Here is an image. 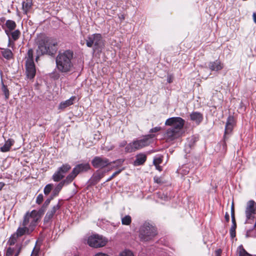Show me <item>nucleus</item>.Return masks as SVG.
<instances>
[{"instance_id": "nucleus-22", "label": "nucleus", "mask_w": 256, "mask_h": 256, "mask_svg": "<svg viewBox=\"0 0 256 256\" xmlns=\"http://www.w3.org/2000/svg\"><path fill=\"white\" fill-rule=\"evenodd\" d=\"M32 4V0H24L22 3V8L24 13L26 14L31 9Z\"/></svg>"}, {"instance_id": "nucleus-1", "label": "nucleus", "mask_w": 256, "mask_h": 256, "mask_svg": "<svg viewBox=\"0 0 256 256\" xmlns=\"http://www.w3.org/2000/svg\"><path fill=\"white\" fill-rule=\"evenodd\" d=\"M184 124V120L180 117H173L166 120L165 124L170 126L164 134L166 140L172 141L178 138Z\"/></svg>"}, {"instance_id": "nucleus-3", "label": "nucleus", "mask_w": 256, "mask_h": 256, "mask_svg": "<svg viewBox=\"0 0 256 256\" xmlns=\"http://www.w3.org/2000/svg\"><path fill=\"white\" fill-rule=\"evenodd\" d=\"M73 52L70 50L60 52L56 58V64L58 70L62 72H68L72 70L73 64L72 60Z\"/></svg>"}, {"instance_id": "nucleus-18", "label": "nucleus", "mask_w": 256, "mask_h": 256, "mask_svg": "<svg viewBox=\"0 0 256 256\" xmlns=\"http://www.w3.org/2000/svg\"><path fill=\"white\" fill-rule=\"evenodd\" d=\"M208 66L212 71L218 72L223 68L224 64L220 61L216 60L214 62H210L208 64Z\"/></svg>"}, {"instance_id": "nucleus-9", "label": "nucleus", "mask_w": 256, "mask_h": 256, "mask_svg": "<svg viewBox=\"0 0 256 256\" xmlns=\"http://www.w3.org/2000/svg\"><path fill=\"white\" fill-rule=\"evenodd\" d=\"M90 168V165L88 163L78 164L73 168L72 172L67 176L72 182L80 173L86 172Z\"/></svg>"}, {"instance_id": "nucleus-45", "label": "nucleus", "mask_w": 256, "mask_h": 256, "mask_svg": "<svg viewBox=\"0 0 256 256\" xmlns=\"http://www.w3.org/2000/svg\"><path fill=\"white\" fill-rule=\"evenodd\" d=\"M126 143L127 142L126 140H124L120 144L119 146H120V147H121V148L124 147L126 146Z\"/></svg>"}, {"instance_id": "nucleus-30", "label": "nucleus", "mask_w": 256, "mask_h": 256, "mask_svg": "<svg viewBox=\"0 0 256 256\" xmlns=\"http://www.w3.org/2000/svg\"><path fill=\"white\" fill-rule=\"evenodd\" d=\"M132 222V218L129 215L125 216L122 218V223L123 225H130Z\"/></svg>"}, {"instance_id": "nucleus-33", "label": "nucleus", "mask_w": 256, "mask_h": 256, "mask_svg": "<svg viewBox=\"0 0 256 256\" xmlns=\"http://www.w3.org/2000/svg\"><path fill=\"white\" fill-rule=\"evenodd\" d=\"M18 237L17 236H15V234H14L10 238V240L8 241V244L10 246L14 245L16 241V239Z\"/></svg>"}, {"instance_id": "nucleus-8", "label": "nucleus", "mask_w": 256, "mask_h": 256, "mask_svg": "<svg viewBox=\"0 0 256 256\" xmlns=\"http://www.w3.org/2000/svg\"><path fill=\"white\" fill-rule=\"evenodd\" d=\"M108 240L106 238L98 234L90 236L88 240V244L94 248L102 247L106 245Z\"/></svg>"}, {"instance_id": "nucleus-53", "label": "nucleus", "mask_w": 256, "mask_h": 256, "mask_svg": "<svg viewBox=\"0 0 256 256\" xmlns=\"http://www.w3.org/2000/svg\"><path fill=\"white\" fill-rule=\"evenodd\" d=\"M218 256H218V254H219V251H218Z\"/></svg>"}, {"instance_id": "nucleus-32", "label": "nucleus", "mask_w": 256, "mask_h": 256, "mask_svg": "<svg viewBox=\"0 0 256 256\" xmlns=\"http://www.w3.org/2000/svg\"><path fill=\"white\" fill-rule=\"evenodd\" d=\"M162 156H158L154 158L153 160V163L155 166H158L160 164L162 163Z\"/></svg>"}, {"instance_id": "nucleus-40", "label": "nucleus", "mask_w": 256, "mask_h": 256, "mask_svg": "<svg viewBox=\"0 0 256 256\" xmlns=\"http://www.w3.org/2000/svg\"><path fill=\"white\" fill-rule=\"evenodd\" d=\"M162 130V128L160 126H156L150 130V132L154 133L160 131Z\"/></svg>"}, {"instance_id": "nucleus-25", "label": "nucleus", "mask_w": 256, "mask_h": 256, "mask_svg": "<svg viewBox=\"0 0 256 256\" xmlns=\"http://www.w3.org/2000/svg\"><path fill=\"white\" fill-rule=\"evenodd\" d=\"M71 168V166L68 164H62L58 170L59 171L61 174H62L64 176L65 174L68 172L70 169Z\"/></svg>"}, {"instance_id": "nucleus-54", "label": "nucleus", "mask_w": 256, "mask_h": 256, "mask_svg": "<svg viewBox=\"0 0 256 256\" xmlns=\"http://www.w3.org/2000/svg\"><path fill=\"white\" fill-rule=\"evenodd\" d=\"M168 82H170V80H168Z\"/></svg>"}, {"instance_id": "nucleus-38", "label": "nucleus", "mask_w": 256, "mask_h": 256, "mask_svg": "<svg viewBox=\"0 0 256 256\" xmlns=\"http://www.w3.org/2000/svg\"><path fill=\"white\" fill-rule=\"evenodd\" d=\"M123 169L119 170L116 172H114L111 176H110L107 180L106 182H108L112 180L114 177H115L116 175L118 174Z\"/></svg>"}, {"instance_id": "nucleus-43", "label": "nucleus", "mask_w": 256, "mask_h": 256, "mask_svg": "<svg viewBox=\"0 0 256 256\" xmlns=\"http://www.w3.org/2000/svg\"><path fill=\"white\" fill-rule=\"evenodd\" d=\"M53 198L52 196L51 198H48L44 202L43 206L46 207L50 203V200Z\"/></svg>"}, {"instance_id": "nucleus-47", "label": "nucleus", "mask_w": 256, "mask_h": 256, "mask_svg": "<svg viewBox=\"0 0 256 256\" xmlns=\"http://www.w3.org/2000/svg\"><path fill=\"white\" fill-rule=\"evenodd\" d=\"M225 219H226V222H228L229 220H230V216H229V214L228 213L226 214Z\"/></svg>"}, {"instance_id": "nucleus-37", "label": "nucleus", "mask_w": 256, "mask_h": 256, "mask_svg": "<svg viewBox=\"0 0 256 256\" xmlns=\"http://www.w3.org/2000/svg\"><path fill=\"white\" fill-rule=\"evenodd\" d=\"M44 196L42 194H39L36 199V203L40 204L43 201Z\"/></svg>"}, {"instance_id": "nucleus-46", "label": "nucleus", "mask_w": 256, "mask_h": 256, "mask_svg": "<svg viewBox=\"0 0 256 256\" xmlns=\"http://www.w3.org/2000/svg\"><path fill=\"white\" fill-rule=\"evenodd\" d=\"M94 256H109L107 254L102 253V252H99L95 254Z\"/></svg>"}, {"instance_id": "nucleus-39", "label": "nucleus", "mask_w": 256, "mask_h": 256, "mask_svg": "<svg viewBox=\"0 0 256 256\" xmlns=\"http://www.w3.org/2000/svg\"><path fill=\"white\" fill-rule=\"evenodd\" d=\"M2 91L4 94L6 98L8 99L9 97V92L8 89L5 86H4L2 88Z\"/></svg>"}, {"instance_id": "nucleus-51", "label": "nucleus", "mask_w": 256, "mask_h": 256, "mask_svg": "<svg viewBox=\"0 0 256 256\" xmlns=\"http://www.w3.org/2000/svg\"><path fill=\"white\" fill-rule=\"evenodd\" d=\"M102 176H103V174H102L101 175H99L98 179L100 180Z\"/></svg>"}, {"instance_id": "nucleus-5", "label": "nucleus", "mask_w": 256, "mask_h": 256, "mask_svg": "<svg viewBox=\"0 0 256 256\" xmlns=\"http://www.w3.org/2000/svg\"><path fill=\"white\" fill-rule=\"evenodd\" d=\"M156 234V228L148 222L144 223L140 228L139 237L142 241H150Z\"/></svg>"}, {"instance_id": "nucleus-29", "label": "nucleus", "mask_w": 256, "mask_h": 256, "mask_svg": "<svg viewBox=\"0 0 256 256\" xmlns=\"http://www.w3.org/2000/svg\"><path fill=\"white\" fill-rule=\"evenodd\" d=\"M64 177V176L57 170L52 176V180L54 182H59Z\"/></svg>"}, {"instance_id": "nucleus-50", "label": "nucleus", "mask_w": 256, "mask_h": 256, "mask_svg": "<svg viewBox=\"0 0 256 256\" xmlns=\"http://www.w3.org/2000/svg\"><path fill=\"white\" fill-rule=\"evenodd\" d=\"M156 168L157 170H158L159 171H161L162 170V168L159 165H158V166H156Z\"/></svg>"}, {"instance_id": "nucleus-20", "label": "nucleus", "mask_w": 256, "mask_h": 256, "mask_svg": "<svg viewBox=\"0 0 256 256\" xmlns=\"http://www.w3.org/2000/svg\"><path fill=\"white\" fill-rule=\"evenodd\" d=\"M21 248L18 245H16L14 247H9L6 250V256H12V254H14V256H18Z\"/></svg>"}, {"instance_id": "nucleus-49", "label": "nucleus", "mask_w": 256, "mask_h": 256, "mask_svg": "<svg viewBox=\"0 0 256 256\" xmlns=\"http://www.w3.org/2000/svg\"><path fill=\"white\" fill-rule=\"evenodd\" d=\"M253 18L254 22L256 24V13L253 14Z\"/></svg>"}, {"instance_id": "nucleus-28", "label": "nucleus", "mask_w": 256, "mask_h": 256, "mask_svg": "<svg viewBox=\"0 0 256 256\" xmlns=\"http://www.w3.org/2000/svg\"><path fill=\"white\" fill-rule=\"evenodd\" d=\"M2 52V56L7 60H10L12 58V52L9 49H4Z\"/></svg>"}, {"instance_id": "nucleus-31", "label": "nucleus", "mask_w": 256, "mask_h": 256, "mask_svg": "<svg viewBox=\"0 0 256 256\" xmlns=\"http://www.w3.org/2000/svg\"><path fill=\"white\" fill-rule=\"evenodd\" d=\"M10 35L12 40L15 41L19 38L20 35V32L18 30H16L14 32H11L10 36Z\"/></svg>"}, {"instance_id": "nucleus-24", "label": "nucleus", "mask_w": 256, "mask_h": 256, "mask_svg": "<svg viewBox=\"0 0 256 256\" xmlns=\"http://www.w3.org/2000/svg\"><path fill=\"white\" fill-rule=\"evenodd\" d=\"M74 99L75 97L72 96L70 99L67 100L64 102H62L59 106V108L60 109H63L72 104Z\"/></svg>"}, {"instance_id": "nucleus-14", "label": "nucleus", "mask_w": 256, "mask_h": 256, "mask_svg": "<svg viewBox=\"0 0 256 256\" xmlns=\"http://www.w3.org/2000/svg\"><path fill=\"white\" fill-rule=\"evenodd\" d=\"M234 120L232 116H229L228 118L226 127H225V132L224 137V140H226V135L230 134L234 128Z\"/></svg>"}, {"instance_id": "nucleus-21", "label": "nucleus", "mask_w": 256, "mask_h": 256, "mask_svg": "<svg viewBox=\"0 0 256 256\" xmlns=\"http://www.w3.org/2000/svg\"><path fill=\"white\" fill-rule=\"evenodd\" d=\"M190 118L192 120L198 124L202 120L203 116L202 114L198 112H192L190 114Z\"/></svg>"}, {"instance_id": "nucleus-36", "label": "nucleus", "mask_w": 256, "mask_h": 256, "mask_svg": "<svg viewBox=\"0 0 256 256\" xmlns=\"http://www.w3.org/2000/svg\"><path fill=\"white\" fill-rule=\"evenodd\" d=\"M236 224H232L230 229V236L232 238H234L236 236Z\"/></svg>"}, {"instance_id": "nucleus-7", "label": "nucleus", "mask_w": 256, "mask_h": 256, "mask_svg": "<svg viewBox=\"0 0 256 256\" xmlns=\"http://www.w3.org/2000/svg\"><path fill=\"white\" fill-rule=\"evenodd\" d=\"M86 41V46L88 48H92L94 52L101 49L104 46V40L100 34H94L88 36Z\"/></svg>"}, {"instance_id": "nucleus-44", "label": "nucleus", "mask_w": 256, "mask_h": 256, "mask_svg": "<svg viewBox=\"0 0 256 256\" xmlns=\"http://www.w3.org/2000/svg\"><path fill=\"white\" fill-rule=\"evenodd\" d=\"M154 181L155 182H156L158 184H160L162 182L161 178L159 177H154Z\"/></svg>"}, {"instance_id": "nucleus-13", "label": "nucleus", "mask_w": 256, "mask_h": 256, "mask_svg": "<svg viewBox=\"0 0 256 256\" xmlns=\"http://www.w3.org/2000/svg\"><path fill=\"white\" fill-rule=\"evenodd\" d=\"M26 75L28 78L32 80L34 78L36 73L34 63H26Z\"/></svg>"}, {"instance_id": "nucleus-26", "label": "nucleus", "mask_w": 256, "mask_h": 256, "mask_svg": "<svg viewBox=\"0 0 256 256\" xmlns=\"http://www.w3.org/2000/svg\"><path fill=\"white\" fill-rule=\"evenodd\" d=\"M124 162V160L118 159L115 161L110 162H111V166H110V169H113V168L120 166Z\"/></svg>"}, {"instance_id": "nucleus-16", "label": "nucleus", "mask_w": 256, "mask_h": 256, "mask_svg": "<svg viewBox=\"0 0 256 256\" xmlns=\"http://www.w3.org/2000/svg\"><path fill=\"white\" fill-rule=\"evenodd\" d=\"M60 208V204L59 203L56 204V205L54 206L52 209L49 210L44 218V222L45 223H48L50 222V220H52V218H53L54 214Z\"/></svg>"}, {"instance_id": "nucleus-15", "label": "nucleus", "mask_w": 256, "mask_h": 256, "mask_svg": "<svg viewBox=\"0 0 256 256\" xmlns=\"http://www.w3.org/2000/svg\"><path fill=\"white\" fill-rule=\"evenodd\" d=\"M32 232V230L26 226H24L20 222L19 227L14 234L17 237H20L24 235H29Z\"/></svg>"}, {"instance_id": "nucleus-42", "label": "nucleus", "mask_w": 256, "mask_h": 256, "mask_svg": "<svg viewBox=\"0 0 256 256\" xmlns=\"http://www.w3.org/2000/svg\"><path fill=\"white\" fill-rule=\"evenodd\" d=\"M232 224H236L235 218H234V208L233 205L232 206Z\"/></svg>"}, {"instance_id": "nucleus-10", "label": "nucleus", "mask_w": 256, "mask_h": 256, "mask_svg": "<svg viewBox=\"0 0 256 256\" xmlns=\"http://www.w3.org/2000/svg\"><path fill=\"white\" fill-rule=\"evenodd\" d=\"M92 165L95 168H104L108 166H111V162L106 158L96 156L92 161Z\"/></svg>"}, {"instance_id": "nucleus-17", "label": "nucleus", "mask_w": 256, "mask_h": 256, "mask_svg": "<svg viewBox=\"0 0 256 256\" xmlns=\"http://www.w3.org/2000/svg\"><path fill=\"white\" fill-rule=\"evenodd\" d=\"M72 181L68 178V176L66 177V178L64 180H63L61 181L55 188L54 190L52 192V196H57L59 192L61 190L62 188L64 185L68 184H69L71 183Z\"/></svg>"}, {"instance_id": "nucleus-12", "label": "nucleus", "mask_w": 256, "mask_h": 256, "mask_svg": "<svg viewBox=\"0 0 256 256\" xmlns=\"http://www.w3.org/2000/svg\"><path fill=\"white\" fill-rule=\"evenodd\" d=\"M6 28L2 26V28L4 30V32L9 38V42H10V34L11 32L14 30L16 27V24L14 21L12 20H7L5 24Z\"/></svg>"}, {"instance_id": "nucleus-4", "label": "nucleus", "mask_w": 256, "mask_h": 256, "mask_svg": "<svg viewBox=\"0 0 256 256\" xmlns=\"http://www.w3.org/2000/svg\"><path fill=\"white\" fill-rule=\"evenodd\" d=\"M155 136L154 134H149L144 136L140 140H136L129 143L125 148L127 152H132L142 148L151 143V140Z\"/></svg>"}, {"instance_id": "nucleus-41", "label": "nucleus", "mask_w": 256, "mask_h": 256, "mask_svg": "<svg viewBox=\"0 0 256 256\" xmlns=\"http://www.w3.org/2000/svg\"><path fill=\"white\" fill-rule=\"evenodd\" d=\"M239 256H250L244 249L242 248L240 251Z\"/></svg>"}, {"instance_id": "nucleus-35", "label": "nucleus", "mask_w": 256, "mask_h": 256, "mask_svg": "<svg viewBox=\"0 0 256 256\" xmlns=\"http://www.w3.org/2000/svg\"><path fill=\"white\" fill-rule=\"evenodd\" d=\"M118 256H134V254L130 250H125L121 252Z\"/></svg>"}, {"instance_id": "nucleus-23", "label": "nucleus", "mask_w": 256, "mask_h": 256, "mask_svg": "<svg viewBox=\"0 0 256 256\" xmlns=\"http://www.w3.org/2000/svg\"><path fill=\"white\" fill-rule=\"evenodd\" d=\"M14 140L9 138L4 144V145L0 147V150L2 152H7L10 150V147L14 144Z\"/></svg>"}, {"instance_id": "nucleus-27", "label": "nucleus", "mask_w": 256, "mask_h": 256, "mask_svg": "<svg viewBox=\"0 0 256 256\" xmlns=\"http://www.w3.org/2000/svg\"><path fill=\"white\" fill-rule=\"evenodd\" d=\"M26 59V63H34L33 60V50L32 49H30L28 50Z\"/></svg>"}, {"instance_id": "nucleus-19", "label": "nucleus", "mask_w": 256, "mask_h": 256, "mask_svg": "<svg viewBox=\"0 0 256 256\" xmlns=\"http://www.w3.org/2000/svg\"><path fill=\"white\" fill-rule=\"evenodd\" d=\"M146 160V156L144 153H140L138 154L136 156V160L134 162V164L135 166H138L143 164Z\"/></svg>"}, {"instance_id": "nucleus-6", "label": "nucleus", "mask_w": 256, "mask_h": 256, "mask_svg": "<svg viewBox=\"0 0 256 256\" xmlns=\"http://www.w3.org/2000/svg\"><path fill=\"white\" fill-rule=\"evenodd\" d=\"M40 218L39 212L33 210L25 214L22 223L24 226L28 227L33 231Z\"/></svg>"}, {"instance_id": "nucleus-48", "label": "nucleus", "mask_w": 256, "mask_h": 256, "mask_svg": "<svg viewBox=\"0 0 256 256\" xmlns=\"http://www.w3.org/2000/svg\"><path fill=\"white\" fill-rule=\"evenodd\" d=\"M4 186V182H0V190Z\"/></svg>"}, {"instance_id": "nucleus-2", "label": "nucleus", "mask_w": 256, "mask_h": 256, "mask_svg": "<svg viewBox=\"0 0 256 256\" xmlns=\"http://www.w3.org/2000/svg\"><path fill=\"white\" fill-rule=\"evenodd\" d=\"M36 42L38 46L36 50V60L40 56L45 54L52 55L56 52L57 42L50 38L46 36L40 37L38 38Z\"/></svg>"}, {"instance_id": "nucleus-52", "label": "nucleus", "mask_w": 256, "mask_h": 256, "mask_svg": "<svg viewBox=\"0 0 256 256\" xmlns=\"http://www.w3.org/2000/svg\"><path fill=\"white\" fill-rule=\"evenodd\" d=\"M223 146L224 148H226V144L225 142H224Z\"/></svg>"}, {"instance_id": "nucleus-34", "label": "nucleus", "mask_w": 256, "mask_h": 256, "mask_svg": "<svg viewBox=\"0 0 256 256\" xmlns=\"http://www.w3.org/2000/svg\"><path fill=\"white\" fill-rule=\"evenodd\" d=\"M53 185L52 184H47L44 188V192L46 195H48L50 194L52 190Z\"/></svg>"}, {"instance_id": "nucleus-11", "label": "nucleus", "mask_w": 256, "mask_h": 256, "mask_svg": "<svg viewBox=\"0 0 256 256\" xmlns=\"http://www.w3.org/2000/svg\"><path fill=\"white\" fill-rule=\"evenodd\" d=\"M256 212V204L254 200H249L246 204V220L254 219Z\"/></svg>"}]
</instances>
